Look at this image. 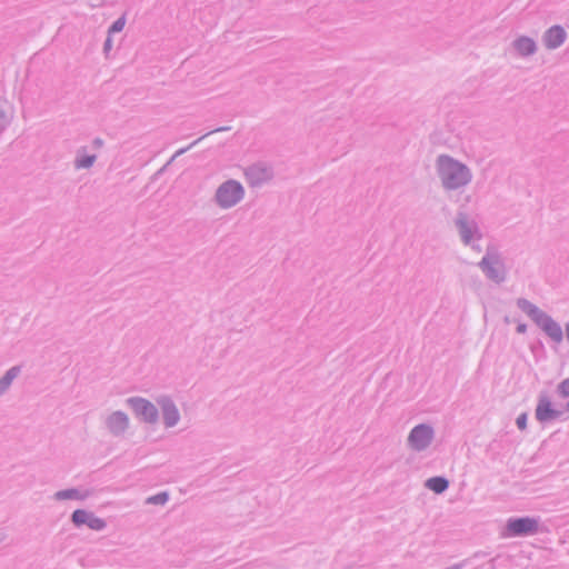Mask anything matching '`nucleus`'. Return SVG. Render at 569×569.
I'll use <instances>...</instances> for the list:
<instances>
[{"label":"nucleus","instance_id":"423d86ee","mask_svg":"<svg viewBox=\"0 0 569 569\" xmlns=\"http://www.w3.org/2000/svg\"><path fill=\"white\" fill-rule=\"evenodd\" d=\"M537 522L530 518L512 519L507 525L510 536L526 535L536 531Z\"/></svg>","mask_w":569,"mask_h":569},{"label":"nucleus","instance_id":"20e7f679","mask_svg":"<svg viewBox=\"0 0 569 569\" xmlns=\"http://www.w3.org/2000/svg\"><path fill=\"white\" fill-rule=\"evenodd\" d=\"M563 411H569V402L562 410L553 407V405L547 397H541L536 408V418L539 421H548L558 418Z\"/></svg>","mask_w":569,"mask_h":569},{"label":"nucleus","instance_id":"9d476101","mask_svg":"<svg viewBox=\"0 0 569 569\" xmlns=\"http://www.w3.org/2000/svg\"><path fill=\"white\" fill-rule=\"evenodd\" d=\"M541 327L545 330V332L555 341L560 342L562 340V330L560 326L552 319L546 317L541 321Z\"/></svg>","mask_w":569,"mask_h":569},{"label":"nucleus","instance_id":"393cba45","mask_svg":"<svg viewBox=\"0 0 569 569\" xmlns=\"http://www.w3.org/2000/svg\"><path fill=\"white\" fill-rule=\"evenodd\" d=\"M525 330H526L525 325H520V326L518 327V331H519V332H523Z\"/></svg>","mask_w":569,"mask_h":569},{"label":"nucleus","instance_id":"9b49d317","mask_svg":"<svg viewBox=\"0 0 569 569\" xmlns=\"http://www.w3.org/2000/svg\"><path fill=\"white\" fill-rule=\"evenodd\" d=\"M129 423L128 417L122 412H116L110 417L109 426L112 431L118 432L124 429Z\"/></svg>","mask_w":569,"mask_h":569},{"label":"nucleus","instance_id":"7ed1b4c3","mask_svg":"<svg viewBox=\"0 0 569 569\" xmlns=\"http://www.w3.org/2000/svg\"><path fill=\"white\" fill-rule=\"evenodd\" d=\"M136 416L146 422H154L158 418L157 408L143 398H131L129 400Z\"/></svg>","mask_w":569,"mask_h":569},{"label":"nucleus","instance_id":"f03ea898","mask_svg":"<svg viewBox=\"0 0 569 569\" xmlns=\"http://www.w3.org/2000/svg\"><path fill=\"white\" fill-rule=\"evenodd\" d=\"M243 196V189L236 181L223 183L217 191V201L223 208L234 206Z\"/></svg>","mask_w":569,"mask_h":569},{"label":"nucleus","instance_id":"f8f14e48","mask_svg":"<svg viewBox=\"0 0 569 569\" xmlns=\"http://www.w3.org/2000/svg\"><path fill=\"white\" fill-rule=\"evenodd\" d=\"M426 486L431 491L441 493L448 488V481L442 477H433L427 480Z\"/></svg>","mask_w":569,"mask_h":569},{"label":"nucleus","instance_id":"5701e85b","mask_svg":"<svg viewBox=\"0 0 569 569\" xmlns=\"http://www.w3.org/2000/svg\"><path fill=\"white\" fill-rule=\"evenodd\" d=\"M58 497L59 498H72L73 497V493L71 491H67V492H59L58 493Z\"/></svg>","mask_w":569,"mask_h":569},{"label":"nucleus","instance_id":"f3484780","mask_svg":"<svg viewBox=\"0 0 569 569\" xmlns=\"http://www.w3.org/2000/svg\"><path fill=\"white\" fill-rule=\"evenodd\" d=\"M558 392L562 397H569V378L565 379L559 386H558Z\"/></svg>","mask_w":569,"mask_h":569},{"label":"nucleus","instance_id":"a211bd4d","mask_svg":"<svg viewBox=\"0 0 569 569\" xmlns=\"http://www.w3.org/2000/svg\"><path fill=\"white\" fill-rule=\"evenodd\" d=\"M94 161V157H84L78 160L77 166L79 168H89Z\"/></svg>","mask_w":569,"mask_h":569},{"label":"nucleus","instance_id":"dca6fc26","mask_svg":"<svg viewBox=\"0 0 569 569\" xmlns=\"http://www.w3.org/2000/svg\"><path fill=\"white\" fill-rule=\"evenodd\" d=\"M126 26V18L121 17L110 27L109 33L120 32Z\"/></svg>","mask_w":569,"mask_h":569},{"label":"nucleus","instance_id":"1a4fd4ad","mask_svg":"<svg viewBox=\"0 0 569 569\" xmlns=\"http://www.w3.org/2000/svg\"><path fill=\"white\" fill-rule=\"evenodd\" d=\"M163 410V419L168 427L174 426L179 420V412L177 408L167 399L160 401Z\"/></svg>","mask_w":569,"mask_h":569},{"label":"nucleus","instance_id":"4be33fe9","mask_svg":"<svg viewBox=\"0 0 569 569\" xmlns=\"http://www.w3.org/2000/svg\"><path fill=\"white\" fill-rule=\"evenodd\" d=\"M258 171V169H250L248 172H247V177L248 179L252 182V183H257L258 182V179L256 178V172Z\"/></svg>","mask_w":569,"mask_h":569},{"label":"nucleus","instance_id":"39448f33","mask_svg":"<svg viewBox=\"0 0 569 569\" xmlns=\"http://www.w3.org/2000/svg\"><path fill=\"white\" fill-rule=\"evenodd\" d=\"M432 440V429L426 425L417 426L409 435V443L416 450L425 449Z\"/></svg>","mask_w":569,"mask_h":569},{"label":"nucleus","instance_id":"b1692460","mask_svg":"<svg viewBox=\"0 0 569 569\" xmlns=\"http://www.w3.org/2000/svg\"><path fill=\"white\" fill-rule=\"evenodd\" d=\"M111 46H112V43H111V39H110V37H109V38L107 39L106 43H104V49L108 51V50H110V49H111Z\"/></svg>","mask_w":569,"mask_h":569},{"label":"nucleus","instance_id":"a878e982","mask_svg":"<svg viewBox=\"0 0 569 569\" xmlns=\"http://www.w3.org/2000/svg\"><path fill=\"white\" fill-rule=\"evenodd\" d=\"M567 337H568V340H569V325H568V328H567Z\"/></svg>","mask_w":569,"mask_h":569},{"label":"nucleus","instance_id":"6ab92c4d","mask_svg":"<svg viewBox=\"0 0 569 569\" xmlns=\"http://www.w3.org/2000/svg\"><path fill=\"white\" fill-rule=\"evenodd\" d=\"M167 499H168V497L166 493H160V495L150 497L148 499V501L151 503H164L167 501Z\"/></svg>","mask_w":569,"mask_h":569},{"label":"nucleus","instance_id":"4468645a","mask_svg":"<svg viewBox=\"0 0 569 569\" xmlns=\"http://www.w3.org/2000/svg\"><path fill=\"white\" fill-rule=\"evenodd\" d=\"M18 371L16 368L11 369L7 376L0 380V392H2L11 382V380L17 376Z\"/></svg>","mask_w":569,"mask_h":569},{"label":"nucleus","instance_id":"0eeeda50","mask_svg":"<svg viewBox=\"0 0 569 569\" xmlns=\"http://www.w3.org/2000/svg\"><path fill=\"white\" fill-rule=\"evenodd\" d=\"M72 521L77 526L87 525L92 530H101L106 526L102 519L84 510H76L72 515Z\"/></svg>","mask_w":569,"mask_h":569},{"label":"nucleus","instance_id":"2eb2a0df","mask_svg":"<svg viewBox=\"0 0 569 569\" xmlns=\"http://www.w3.org/2000/svg\"><path fill=\"white\" fill-rule=\"evenodd\" d=\"M459 228H460V232H461V236L463 238V240L466 242H469L470 239H471V232L467 226V222L465 220H460L459 221Z\"/></svg>","mask_w":569,"mask_h":569},{"label":"nucleus","instance_id":"412c9836","mask_svg":"<svg viewBox=\"0 0 569 569\" xmlns=\"http://www.w3.org/2000/svg\"><path fill=\"white\" fill-rule=\"evenodd\" d=\"M517 425L520 429H525L526 428V425H527V416L526 415H520L518 418H517Z\"/></svg>","mask_w":569,"mask_h":569},{"label":"nucleus","instance_id":"ddd939ff","mask_svg":"<svg viewBox=\"0 0 569 569\" xmlns=\"http://www.w3.org/2000/svg\"><path fill=\"white\" fill-rule=\"evenodd\" d=\"M516 48L519 51V53L526 56L535 51V43L531 39L521 38L516 42Z\"/></svg>","mask_w":569,"mask_h":569},{"label":"nucleus","instance_id":"f257e3e1","mask_svg":"<svg viewBox=\"0 0 569 569\" xmlns=\"http://www.w3.org/2000/svg\"><path fill=\"white\" fill-rule=\"evenodd\" d=\"M439 170L445 187L449 189L458 188L469 180L467 168L449 157L439 159Z\"/></svg>","mask_w":569,"mask_h":569},{"label":"nucleus","instance_id":"6e6552de","mask_svg":"<svg viewBox=\"0 0 569 569\" xmlns=\"http://www.w3.org/2000/svg\"><path fill=\"white\" fill-rule=\"evenodd\" d=\"M565 37L566 33L562 28L552 27L547 31L545 36V41L548 48L553 49L559 47L563 42Z\"/></svg>","mask_w":569,"mask_h":569},{"label":"nucleus","instance_id":"aec40b11","mask_svg":"<svg viewBox=\"0 0 569 569\" xmlns=\"http://www.w3.org/2000/svg\"><path fill=\"white\" fill-rule=\"evenodd\" d=\"M489 264H490V261L488 259H483L482 260V268L486 272H488V274L492 278H497L498 274H495L493 272H491L490 268H489Z\"/></svg>","mask_w":569,"mask_h":569}]
</instances>
